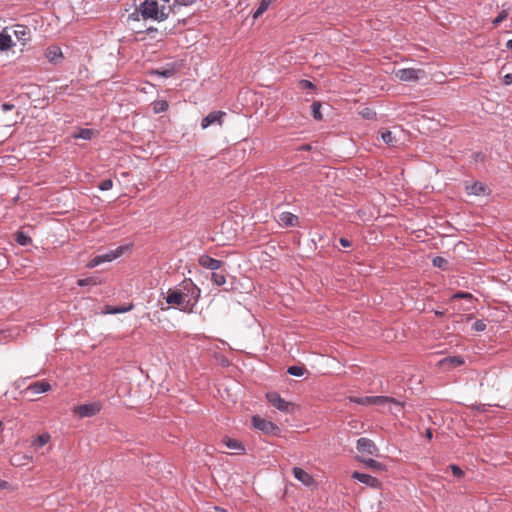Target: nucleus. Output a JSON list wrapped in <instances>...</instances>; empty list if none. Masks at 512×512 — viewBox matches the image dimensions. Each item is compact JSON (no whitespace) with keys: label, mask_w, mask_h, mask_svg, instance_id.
Instances as JSON below:
<instances>
[{"label":"nucleus","mask_w":512,"mask_h":512,"mask_svg":"<svg viewBox=\"0 0 512 512\" xmlns=\"http://www.w3.org/2000/svg\"><path fill=\"white\" fill-rule=\"evenodd\" d=\"M201 289L190 279L185 278L176 288H170L165 297L166 303L180 311L191 314L200 299Z\"/></svg>","instance_id":"f257e3e1"},{"label":"nucleus","mask_w":512,"mask_h":512,"mask_svg":"<svg viewBox=\"0 0 512 512\" xmlns=\"http://www.w3.org/2000/svg\"><path fill=\"white\" fill-rule=\"evenodd\" d=\"M144 20L162 22L169 17V9L159 6V0H144L137 10Z\"/></svg>","instance_id":"f03ea898"},{"label":"nucleus","mask_w":512,"mask_h":512,"mask_svg":"<svg viewBox=\"0 0 512 512\" xmlns=\"http://www.w3.org/2000/svg\"><path fill=\"white\" fill-rule=\"evenodd\" d=\"M251 422L255 429L263 432L264 434L278 435L280 431L279 427L275 423L268 421L258 415L253 416Z\"/></svg>","instance_id":"7ed1b4c3"},{"label":"nucleus","mask_w":512,"mask_h":512,"mask_svg":"<svg viewBox=\"0 0 512 512\" xmlns=\"http://www.w3.org/2000/svg\"><path fill=\"white\" fill-rule=\"evenodd\" d=\"M266 398L273 407L281 412L290 413L294 409V405L283 399L277 392L267 393Z\"/></svg>","instance_id":"20e7f679"},{"label":"nucleus","mask_w":512,"mask_h":512,"mask_svg":"<svg viewBox=\"0 0 512 512\" xmlns=\"http://www.w3.org/2000/svg\"><path fill=\"white\" fill-rule=\"evenodd\" d=\"M123 250H124L123 247H118L115 250H111L107 253L97 255L88 262L87 267L95 268L102 263L111 262V261L115 260L116 258H118L119 256H121L123 253Z\"/></svg>","instance_id":"39448f33"},{"label":"nucleus","mask_w":512,"mask_h":512,"mask_svg":"<svg viewBox=\"0 0 512 512\" xmlns=\"http://www.w3.org/2000/svg\"><path fill=\"white\" fill-rule=\"evenodd\" d=\"M102 406L98 402L85 403L74 408V413L81 418L92 417L100 412Z\"/></svg>","instance_id":"423d86ee"},{"label":"nucleus","mask_w":512,"mask_h":512,"mask_svg":"<svg viewBox=\"0 0 512 512\" xmlns=\"http://www.w3.org/2000/svg\"><path fill=\"white\" fill-rule=\"evenodd\" d=\"M396 77L404 82H416L419 80L420 75L424 74L421 69L403 68L396 71Z\"/></svg>","instance_id":"0eeeda50"},{"label":"nucleus","mask_w":512,"mask_h":512,"mask_svg":"<svg viewBox=\"0 0 512 512\" xmlns=\"http://www.w3.org/2000/svg\"><path fill=\"white\" fill-rule=\"evenodd\" d=\"M356 448L358 452L365 453L372 456H378V448L373 440L361 437L357 440Z\"/></svg>","instance_id":"6e6552de"},{"label":"nucleus","mask_w":512,"mask_h":512,"mask_svg":"<svg viewBox=\"0 0 512 512\" xmlns=\"http://www.w3.org/2000/svg\"><path fill=\"white\" fill-rule=\"evenodd\" d=\"M225 116L226 113L223 111H212L202 119L201 128L206 129L213 124H218L219 126H221L223 123V118Z\"/></svg>","instance_id":"1a4fd4ad"},{"label":"nucleus","mask_w":512,"mask_h":512,"mask_svg":"<svg viewBox=\"0 0 512 512\" xmlns=\"http://www.w3.org/2000/svg\"><path fill=\"white\" fill-rule=\"evenodd\" d=\"M351 477L353 479L359 481L360 483L365 484L371 488H379L381 485V482L376 477H373L370 474L354 471L352 473Z\"/></svg>","instance_id":"9d476101"},{"label":"nucleus","mask_w":512,"mask_h":512,"mask_svg":"<svg viewBox=\"0 0 512 512\" xmlns=\"http://www.w3.org/2000/svg\"><path fill=\"white\" fill-rule=\"evenodd\" d=\"M44 54L48 61L54 65L61 63L64 59L61 48L56 45L47 47Z\"/></svg>","instance_id":"9b49d317"},{"label":"nucleus","mask_w":512,"mask_h":512,"mask_svg":"<svg viewBox=\"0 0 512 512\" xmlns=\"http://www.w3.org/2000/svg\"><path fill=\"white\" fill-rule=\"evenodd\" d=\"M199 265L203 268L210 269L212 271L219 270L222 265L223 261L215 259L209 255L203 254L198 259Z\"/></svg>","instance_id":"f8f14e48"},{"label":"nucleus","mask_w":512,"mask_h":512,"mask_svg":"<svg viewBox=\"0 0 512 512\" xmlns=\"http://www.w3.org/2000/svg\"><path fill=\"white\" fill-rule=\"evenodd\" d=\"M51 389V385L46 380L36 381L34 383H31L27 389L26 392H30L33 395L41 394L49 391Z\"/></svg>","instance_id":"ddd939ff"},{"label":"nucleus","mask_w":512,"mask_h":512,"mask_svg":"<svg viewBox=\"0 0 512 512\" xmlns=\"http://www.w3.org/2000/svg\"><path fill=\"white\" fill-rule=\"evenodd\" d=\"M14 35L17 38V40L20 41L23 45H25L26 42L31 39V32L24 25H16Z\"/></svg>","instance_id":"4468645a"},{"label":"nucleus","mask_w":512,"mask_h":512,"mask_svg":"<svg viewBox=\"0 0 512 512\" xmlns=\"http://www.w3.org/2000/svg\"><path fill=\"white\" fill-rule=\"evenodd\" d=\"M468 194L479 196L488 194L489 188L482 182L476 181L472 185L466 187Z\"/></svg>","instance_id":"2eb2a0df"},{"label":"nucleus","mask_w":512,"mask_h":512,"mask_svg":"<svg viewBox=\"0 0 512 512\" xmlns=\"http://www.w3.org/2000/svg\"><path fill=\"white\" fill-rule=\"evenodd\" d=\"M279 221L285 227H293L298 224V217L291 212H282L279 215Z\"/></svg>","instance_id":"dca6fc26"},{"label":"nucleus","mask_w":512,"mask_h":512,"mask_svg":"<svg viewBox=\"0 0 512 512\" xmlns=\"http://www.w3.org/2000/svg\"><path fill=\"white\" fill-rule=\"evenodd\" d=\"M361 463H363L367 468L372 469L373 471H384L386 470V465L376 461L372 458H357Z\"/></svg>","instance_id":"f3484780"},{"label":"nucleus","mask_w":512,"mask_h":512,"mask_svg":"<svg viewBox=\"0 0 512 512\" xmlns=\"http://www.w3.org/2000/svg\"><path fill=\"white\" fill-rule=\"evenodd\" d=\"M293 475L297 480H299L305 485H310L313 482L312 476L306 471H304L302 468L294 467Z\"/></svg>","instance_id":"a211bd4d"},{"label":"nucleus","mask_w":512,"mask_h":512,"mask_svg":"<svg viewBox=\"0 0 512 512\" xmlns=\"http://www.w3.org/2000/svg\"><path fill=\"white\" fill-rule=\"evenodd\" d=\"M222 441L227 448L235 450L237 453H243L245 451L243 444L236 439L224 437Z\"/></svg>","instance_id":"6ab92c4d"},{"label":"nucleus","mask_w":512,"mask_h":512,"mask_svg":"<svg viewBox=\"0 0 512 512\" xmlns=\"http://www.w3.org/2000/svg\"><path fill=\"white\" fill-rule=\"evenodd\" d=\"M372 405H385L387 403H394L396 405H401L399 401L392 397L388 396H371Z\"/></svg>","instance_id":"aec40b11"},{"label":"nucleus","mask_w":512,"mask_h":512,"mask_svg":"<svg viewBox=\"0 0 512 512\" xmlns=\"http://www.w3.org/2000/svg\"><path fill=\"white\" fill-rule=\"evenodd\" d=\"M50 435L48 433H43L41 435H38L31 443V446L38 450L42 448L44 445H46L50 441Z\"/></svg>","instance_id":"412c9836"},{"label":"nucleus","mask_w":512,"mask_h":512,"mask_svg":"<svg viewBox=\"0 0 512 512\" xmlns=\"http://www.w3.org/2000/svg\"><path fill=\"white\" fill-rule=\"evenodd\" d=\"M13 45L12 38L5 32L0 33V51H6Z\"/></svg>","instance_id":"4be33fe9"},{"label":"nucleus","mask_w":512,"mask_h":512,"mask_svg":"<svg viewBox=\"0 0 512 512\" xmlns=\"http://www.w3.org/2000/svg\"><path fill=\"white\" fill-rule=\"evenodd\" d=\"M14 240L21 246H27L31 244L32 239L23 231L18 230L14 234Z\"/></svg>","instance_id":"5701e85b"},{"label":"nucleus","mask_w":512,"mask_h":512,"mask_svg":"<svg viewBox=\"0 0 512 512\" xmlns=\"http://www.w3.org/2000/svg\"><path fill=\"white\" fill-rule=\"evenodd\" d=\"M443 365H449L451 367H457L464 364V359L461 356H449L441 361Z\"/></svg>","instance_id":"b1692460"},{"label":"nucleus","mask_w":512,"mask_h":512,"mask_svg":"<svg viewBox=\"0 0 512 512\" xmlns=\"http://www.w3.org/2000/svg\"><path fill=\"white\" fill-rule=\"evenodd\" d=\"M382 140L390 147H395L397 145V139L393 135V133L389 130H385L381 133Z\"/></svg>","instance_id":"393cba45"},{"label":"nucleus","mask_w":512,"mask_h":512,"mask_svg":"<svg viewBox=\"0 0 512 512\" xmlns=\"http://www.w3.org/2000/svg\"><path fill=\"white\" fill-rule=\"evenodd\" d=\"M432 264L434 267H437L443 271H446L449 269V261L441 256H436L432 260Z\"/></svg>","instance_id":"a878e982"},{"label":"nucleus","mask_w":512,"mask_h":512,"mask_svg":"<svg viewBox=\"0 0 512 512\" xmlns=\"http://www.w3.org/2000/svg\"><path fill=\"white\" fill-rule=\"evenodd\" d=\"M350 402L363 405V406H372L371 396L357 397L351 396L349 397Z\"/></svg>","instance_id":"bb28decb"},{"label":"nucleus","mask_w":512,"mask_h":512,"mask_svg":"<svg viewBox=\"0 0 512 512\" xmlns=\"http://www.w3.org/2000/svg\"><path fill=\"white\" fill-rule=\"evenodd\" d=\"M321 107H322V105L319 101H314L311 104V114L315 120L320 121L323 119V116L321 113Z\"/></svg>","instance_id":"cd10ccee"},{"label":"nucleus","mask_w":512,"mask_h":512,"mask_svg":"<svg viewBox=\"0 0 512 512\" xmlns=\"http://www.w3.org/2000/svg\"><path fill=\"white\" fill-rule=\"evenodd\" d=\"M211 281L217 286H222L226 283V276L222 272L213 271L211 275Z\"/></svg>","instance_id":"c85d7f7f"},{"label":"nucleus","mask_w":512,"mask_h":512,"mask_svg":"<svg viewBox=\"0 0 512 512\" xmlns=\"http://www.w3.org/2000/svg\"><path fill=\"white\" fill-rule=\"evenodd\" d=\"M93 135L94 131L92 129L82 128L77 133L74 134V138L90 140Z\"/></svg>","instance_id":"c756f323"},{"label":"nucleus","mask_w":512,"mask_h":512,"mask_svg":"<svg viewBox=\"0 0 512 512\" xmlns=\"http://www.w3.org/2000/svg\"><path fill=\"white\" fill-rule=\"evenodd\" d=\"M305 372L306 369L304 366L293 365L289 366L287 369V373L295 377H301L305 374Z\"/></svg>","instance_id":"7c9ffc66"},{"label":"nucleus","mask_w":512,"mask_h":512,"mask_svg":"<svg viewBox=\"0 0 512 512\" xmlns=\"http://www.w3.org/2000/svg\"><path fill=\"white\" fill-rule=\"evenodd\" d=\"M133 308V305L130 304L128 307H113L106 306V313L108 314H120L130 311Z\"/></svg>","instance_id":"2f4dec72"},{"label":"nucleus","mask_w":512,"mask_h":512,"mask_svg":"<svg viewBox=\"0 0 512 512\" xmlns=\"http://www.w3.org/2000/svg\"><path fill=\"white\" fill-rule=\"evenodd\" d=\"M152 73L156 74L158 76L164 77V78H169L174 75L175 68H174V66H171V67L165 68V69H156Z\"/></svg>","instance_id":"473e14b6"},{"label":"nucleus","mask_w":512,"mask_h":512,"mask_svg":"<svg viewBox=\"0 0 512 512\" xmlns=\"http://www.w3.org/2000/svg\"><path fill=\"white\" fill-rule=\"evenodd\" d=\"M269 7H270V4H268L266 2V0H261L258 8L256 9V11L253 14V18L254 19L259 18L264 12H266L268 10Z\"/></svg>","instance_id":"72a5a7b5"},{"label":"nucleus","mask_w":512,"mask_h":512,"mask_svg":"<svg viewBox=\"0 0 512 512\" xmlns=\"http://www.w3.org/2000/svg\"><path fill=\"white\" fill-rule=\"evenodd\" d=\"M168 103L165 100H159L154 102L153 104V110L155 113H162L168 110Z\"/></svg>","instance_id":"f704fd0d"},{"label":"nucleus","mask_w":512,"mask_h":512,"mask_svg":"<svg viewBox=\"0 0 512 512\" xmlns=\"http://www.w3.org/2000/svg\"><path fill=\"white\" fill-rule=\"evenodd\" d=\"M455 299H464V300H468V301H473L475 298L469 292L458 291V292L454 293L450 298V300H455Z\"/></svg>","instance_id":"c9c22d12"},{"label":"nucleus","mask_w":512,"mask_h":512,"mask_svg":"<svg viewBox=\"0 0 512 512\" xmlns=\"http://www.w3.org/2000/svg\"><path fill=\"white\" fill-rule=\"evenodd\" d=\"M77 284L80 287L93 286V285L97 284V281L93 277H87V278L78 279Z\"/></svg>","instance_id":"e433bc0d"},{"label":"nucleus","mask_w":512,"mask_h":512,"mask_svg":"<svg viewBox=\"0 0 512 512\" xmlns=\"http://www.w3.org/2000/svg\"><path fill=\"white\" fill-rule=\"evenodd\" d=\"M508 17V11L503 9L498 16L492 21L493 27H497Z\"/></svg>","instance_id":"4c0bfd02"},{"label":"nucleus","mask_w":512,"mask_h":512,"mask_svg":"<svg viewBox=\"0 0 512 512\" xmlns=\"http://www.w3.org/2000/svg\"><path fill=\"white\" fill-rule=\"evenodd\" d=\"M159 6H164L165 8L169 9V15L176 13L175 4L174 2L171 3L170 0H159Z\"/></svg>","instance_id":"58836bf2"},{"label":"nucleus","mask_w":512,"mask_h":512,"mask_svg":"<svg viewBox=\"0 0 512 512\" xmlns=\"http://www.w3.org/2000/svg\"><path fill=\"white\" fill-rule=\"evenodd\" d=\"M113 187V181L111 179H104L102 180L99 185H98V188L101 190V191H108L110 190L111 188Z\"/></svg>","instance_id":"ea45409f"},{"label":"nucleus","mask_w":512,"mask_h":512,"mask_svg":"<svg viewBox=\"0 0 512 512\" xmlns=\"http://www.w3.org/2000/svg\"><path fill=\"white\" fill-rule=\"evenodd\" d=\"M363 118L365 119H369V120H372V119H375L376 118V112L373 111L372 109L370 108H364L361 113Z\"/></svg>","instance_id":"a19ab883"},{"label":"nucleus","mask_w":512,"mask_h":512,"mask_svg":"<svg viewBox=\"0 0 512 512\" xmlns=\"http://www.w3.org/2000/svg\"><path fill=\"white\" fill-rule=\"evenodd\" d=\"M450 469H451L452 474L456 478H461L464 476V471L458 465L451 464Z\"/></svg>","instance_id":"79ce46f5"},{"label":"nucleus","mask_w":512,"mask_h":512,"mask_svg":"<svg viewBox=\"0 0 512 512\" xmlns=\"http://www.w3.org/2000/svg\"><path fill=\"white\" fill-rule=\"evenodd\" d=\"M175 4V9H177L180 6H191L194 3H196V0H173Z\"/></svg>","instance_id":"37998d69"},{"label":"nucleus","mask_w":512,"mask_h":512,"mask_svg":"<svg viewBox=\"0 0 512 512\" xmlns=\"http://www.w3.org/2000/svg\"><path fill=\"white\" fill-rule=\"evenodd\" d=\"M476 332H482L486 329V324L482 320H476L472 326Z\"/></svg>","instance_id":"c03bdc74"},{"label":"nucleus","mask_w":512,"mask_h":512,"mask_svg":"<svg viewBox=\"0 0 512 512\" xmlns=\"http://www.w3.org/2000/svg\"><path fill=\"white\" fill-rule=\"evenodd\" d=\"M300 85L303 89H315V85L309 80H301Z\"/></svg>","instance_id":"a18cd8bd"},{"label":"nucleus","mask_w":512,"mask_h":512,"mask_svg":"<svg viewBox=\"0 0 512 512\" xmlns=\"http://www.w3.org/2000/svg\"><path fill=\"white\" fill-rule=\"evenodd\" d=\"M502 82L504 85L508 86L512 84V73H508L504 75Z\"/></svg>","instance_id":"49530a36"},{"label":"nucleus","mask_w":512,"mask_h":512,"mask_svg":"<svg viewBox=\"0 0 512 512\" xmlns=\"http://www.w3.org/2000/svg\"><path fill=\"white\" fill-rule=\"evenodd\" d=\"M339 243L341 244V246L347 248V247H350L352 245L351 241H349L347 238L345 237H341L339 239Z\"/></svg>","instance_id":"de8ad7c7"},{"label":"nucleus","mask_w":512,"mask_h":512,"mask_svg":"<svg viewBox=\"0 0 512 512\" xmlns=\"http://www.w3.org/2000/svg\"><path fill=\"white\" fill-rule=\"evenodd\" d=\"M1 109L3 112H8L14 109V105L10 103H3L1 105Z\"/></svg>","instance_id":"09e8293b"},{"label":"nucleus","mask_w":512,"mask_h":512,"mask_svg":"<svg viewBox=\"0 0 512 512\" xmlns=\"http://www.w3.org/2000/svg\"><path fill=\"white\" fill-rule=\"evenodd\" d=\"M434 314L437 316V317H443L445 315V311L444 310H435L434 311Z\"/></svg>","instance_id":"8fccbe9b"},{"label":"nucleus","mask_w":512,"mask_h":512,"mask_svg":"<svg viewBox=\"0 0 512 512\" xmlns=\"http://www.w3.org/2000/svg\"><path fill=\"white\" fill-rule=\"evenodd\" d=\"M426 437H427L428 439H432L433 434H432L431 429H427V430H426Z\"/></svg>","instance_id":"3c124183"},{"label":"nucleus","mask_w":512,"mask_h":512,"mask_svg":"<svg viewBox=\"0 0 512 512\" xmlns=\"http://www.w3.org/2000/svg\"><path fill=\"white\" fill-rule=\"evenodd\" d=\"M506 47L510 50H512V39L508 40L506 43Z\"/></svg>","instance_id":"603ef678"},{"label":"nucleus","mask_w":512,"mask_h":512,"mask_svg":"<svg viewBox=\"0 0 512 512\" xmlns=\"http://www.w3.org/2000/svg\"><path fill=\"white\" fill-rule=\"evenodd\" d=\"M276 1H277V0H266V2H267L268 4H270V5H271L272 3H274V2H276Z\"/></svg>","instance_id":"864d4df0"},{"label":"nucleus","mask_w":512,"mask_h":512,"mask_svg":"<svg viewBox=\"0 0 512 512\" xmlns=\"http://www.w3.org/2000/svg\"><path fill=\"white\" fill-rule=\"evenodd\" d=\"M4 484H6V482L0 480V488L3 487Z\"/></svg>","instance_id":"5fc2aeb1"},{"label":"nucleus","mask_w":512,"mask_h":512,"mask_svg":"<svg viewBox=\"0 0 512 512\" xmlns=\"http://www.w3.org/2000/svg\"><path fill=\"white\" fill-rule=\"evenodd\" d=\"M2 426V422L0 421V427Z\"/></svg>","instance_id":"6e6d98bb"}]
</instances>
